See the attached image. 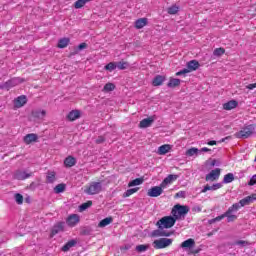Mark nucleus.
Masks as SVG:
<instances>
[{
	"label": "nucleus",
	"mask_w": 256,
	"mask_h": 256,
	"mask_svg": "<svg viewBox=\"0 0 256 256\" xmlns=\"http://www.w3.org/2000/svg\"><path fill=\"white\" fill-rule=\"evenodd\" d=\"M251 135H255V125L250 124L244 126L239 132L235 133L237 139H249Z\"/></svg>",
	"instance_id": "obj_1"
},
{
	"label": "nucleus",
	"mask_w": 256,
	"mask_h": 256,
	"mask_svg": "<svg viewBox=\"0 0 256 256\" xmlns=\"http://www.w3.org/2000/svg\"><path fill=\"white\" fill-rule=\"evenodd\" d=\"M189 213V206H183L181 204H176L171 211L172 217L177 221L181 217H185Z\"/></svg>",
	"instance_id": "obj_2"
},
{
	"label": "nucleus",
	"mask_w": 256,
	"mask_h": 256,
	"mask_svg": "<svg viewBox=\"0 0 256 256\" xmlns=\"http://www.w3.org/2000/svg\"><path fill=\"white\" fill-rule=\"evenodd\" d=\"M177 223V220L173 216H164L157 221L158 229H171Z\"/></svg>",
	"instance_id": "obj_3"
},
{
	"label": "nucleus",
	"mask_w": 256,
	"mask_h": 256,
	"mask_svg": "<svg viewBox=\"0 0 256 256\" xmlns=\"http://www.w3.org/2000/svg\"><path fill=\"white\" fill-rule=\"evenodd\" d=\"M101 191H103V184L101 182H91L84 190V193L86 195H99Z\"/></svg>",
	"instance_id": "obj_4"
},
{
	"label": "nucleus",
	"mask_w": 256,
	"mask_h": 256,
	"mask_svg": "<svg viewBox=\"0 0 256 256\" xmlns=\"http://www.w3.org/2000/svg\"><path fill=\"white\" fill-rule=\"evenodd\" d=\"M186 67L187 68H184L183 70L178 71L176 73V76L180 77V75H187V73L197 71L199 69V61L191 60L186 64Z\"/></svg>",
	"instance_id": "obj_5"
},
{
	"label": "nucleus",
	"mask_w": 256,
	"mask_h": 256,
	"mask_svg": "<svg viewBox=\"0 0 256 256\" xmlns=\"http://www.w3.org/2000/svg\"><path fill=\"white\" fill-rule=\"evenodd\" d=\"M173 245V239L171 238H160L153 241L152 246L155 249H167Z\"/></svg>",
	"instance_id": "obj_6"
},
{
	"label": "nucleus",
	"mask_w": 256,
	"mask_h": 256,
	"mask_svg": "<svg viewBox=\"0 0 256 256\" xmlns=\"http://www.w3.org/2000/svg\"><path fill=\"white\" fill-rule=\"evenodd\" d=\"M239 209H241V206L238 203H234L228 208V210L225 212V214L227 215L228 223H233V221H236L237 215L233 213H237Z\"/></svg>",
	"instance_id": "obj_7"
},
{
	"label": "nucleus",
	"mask_w": 256,
	"mask_h": 256,
	"mask_svg": "<svg viewBox=\"0 0 256 256\" xmlns=\"http://www.w3.org/2000/svg\"><path fill=\"white\" fill-rule=\"evenodd\" d=\"M180 247L185 251H188V255H195L199 253V250H193V247H195V240L193 238L187 239L182 242Z\"/></svg>",
	"instance_id": "obj_8"
},
{
	"label": "nucleus",
	"mask_w": 256,
	"mask_h": 256,
	"mask_svg": "<svg viewBox=\"0 0 256 256\" xmlns=\"http://www.w3.org/2000/svg\"><path fill=\"white\" fill-rule=\"evenodd\" d=\"M25 81L23 78H12L8 81H6L4 84L0 85V89H6V91H9V89H13V87H17V85H21Z\"/></svg>",
	"instance_id": "obj_9"
},
{
	"label": "nucleus",
	"mask_w": 256,
	"mask_h": 256,
	"mask_svg": "<svg viewBox=\"0 0 256 256\" xmlns=\"http://www.w3.org/2000/svg\"><path fill=\"white\" fill-rule=\"evenodd\" d=\"M79 221H81L79 214H71L66 219V225L68 227H76Z\"/></svg>",
	"instance_id": "obj_10"
},
{
	"label": "nucleus",
	"mask_w": 256,
	"mask_h": 256,
	"mask_svg": "<svg viewBox=\"0 0 256 256\" xmlns=\"http://www.w3.org/2000/svg\"><path fill=\"white\" fill-rule=\"evenodd\" d=\"M31 175H32L31 172H27L25 170H17L14 173V179H17L18 181H25V179H29Z\"/></svg>",
	"instance_id": "obj_11"
},
{
	"label": "nucleus",
	"mask_w": 256,
	"mask_h": 256,
	"mask_svg": "<svg viewBox=\"0 0 256 256\" xmlns=\"http://www.w3.org/2000/svg\"><path fill=\"white\" fill-rule=\"evenodd\" d=\"M177 179H179L178 175L170 174L161 182L160 186L163 187L164 189H167V187H169V185H171L173 181H177Z\"/></svg>",
	"instance_id": "obj_12"
},
{
	"label": "nucleus",
	"mask_w": 256,
	"mask_h": 256,
	"mask_svg": "<svg viewBox=\"0 0 256 256\" xmlns=\"http://www.w3.org/2000/svg\"><path fill=\"white\" fill-rule=\"evenodd\" d=\"M220 176H221V169L216 168L206 175L205 180L211 181V182L217 181V179H219Z\"/></svg>",
	"instance_id": "obj_13"
},
{
	"label": "nucleus",
	"mask_w": 256,
	"mask_h": 256,
	"mask_svg": "<svg viewBox=\"0 0 256 256\" xmlns=\"http://www.w3.org/2000/svg\"><path fill=\"white\" fill-rule=\"evenodd\" d=\"M163 187L160 186H154L150 188L147 192L148 197H159L163 195Z\"/></svg>",
	"instance_id": "obj_14"
},
{
	"label": "nucleus",
	"mask_w": 256,
	"mask_h": 256,
	"mask_svg": "<svg viewBox=\"0 0 256 256\" xmlns=\"http://www.w3.org/2000/svg\"><path fill=\"white\" fill-rule=\"evenodd\" d=\"M25 105H27V96L25 95L19 96L14 100L15 109H21Z\"/></svg>",
	"instance_id": "obj_15"
},
{
	"label": "nucleus",
	"mask_w": 256,
	"mask_h": 256,
	"mask_svg": "<svg viewBox=\"0 0 256 256\" xmlns=\"http://www.w3.org/2000/svg\"><path fill=\"white\" fill-rule=\"evenodd\" d=\"M253 201H256V193L240 200L238 204L241 208V207H245L246 205H250L251 203H253Z\"/></svg>",
	"instance_id": "obj_16"
},
{
	"label": "nucleus",
	"mask_w": 256,
	"mask_h": 256,
	"mask_svg": "<svg viewBox=\"0 0 256 256\" xmlns=\"http://www.w3.org/2000/svg\"><path fill=\"white\" fill-rule=\"evenodd\" d=\"M171 235H173V232L165 231L161 228L152 232V237H171Z\"/></svg>",
	"instance_id": "obj_17"
},
{
	"label": "nucleus",
	"mask_w": 256,
	"mask_h": 256,
	"mask_svg": "<svg viewBox=\"0 0 256 256\" xmlns=\"http://www.w3.org/2000/svg\"><path fill=\"white\" fill-rule=\"evenodd\" d=\"M153 121H155V117H153V116L144 118L139 123L140 129H147V127H151V125L153 124Z\"/></svg>",
	"instance_id": "obj_18"
},
{
	"label": "nucleus",
	"mask_w": 256,
	"mask_h": 256,
	"mask_svg": "<svg viewBox=\"0 0 256 256\" xmlns=\"http://www.w3.org/2000/svg\"><path fill=\"white\" fill-rule=\"evenodd\" d=\"M37 139H39V136L35 133H31L24 136L23 141L26 145H31V143H37Z\"/></svg>",
	"instance_id": "obj_19"
},
{
	"label": "nucleus",
	"mask_w": 256,
	"mask_h": 256,
	"mask_svg": "<svg viewBox=\"0 0 256 256\" xmlns=\"http://www.w3.org/2000/svg\"><path fill=\"white\" fill-rule=\"evenodd\" d=\"M221 187H223L222 183H216L213 184L212 186L210 185H206L204 186V188L201 190V193H207V191H217V189H221Z\"/></svg>",
	"instance_id": "obj_20"
},
{
	"label": "nucleus",
	"mask_w": 256,
	"mask_h": 256,
	"mask_svg": "<svg viewBox=\"0 0 256 256\" xmlns=\"http://www.w3.org/2000/svg\"><path fill=\"white\" fill-rule=\"evenodd\" d=\"M77 165V159L73 156H68L64 159V167L71 168Z\"/></svg>",
	"instance_id": "obj_21"
},
{
	"label": "nucleus",
	"mask_w": 256,
	"mask_h": 256,
	"mask_svg": "<svg viewBox=\"0 0 256 256\" xmlns=\"http://www.w3.org/2000/svg\"><path fill=\"white\" fill-rule=\"evenodd\" d=\"M65 230V222H58L52 228V235H57V233H61V231Z\"/></svg>",
	"instance_id": "obj_22"
},
{
	"label": "nucleus",
	"mask_w": 256,
	"mask_h": 256,
	"mask_svg": "<svg viewBox=\"0 0 256 256\" xmlns=\"http://www.w3.org/2000/svg\"><path fill=\"white\" fill-rule=\"evenodd\" d=\"M239 105V103L236 100H230L223 104V109L225 111H231V109H235Z\"/></svg>",
	"instance_id": "obj_23"
},
{
	"label": "nucleus",
	"mask_w": 256,
	"mask_h": 256,
	"mask_svg": "<svg viewBox=\"0 0 256 256\" xmlns=\"http://www.w3.org/2000/svg\"><path fill=\"white\" fill-rule=\"evenodd\" d=\"M81 117V112L79 110H72L69 112L67 119L69 121H75Z\"/></svg>",
	"instance_id": "obj_24"
},
{
	"label": "nucleus",
	"mask_w": 256,
	"mask_h": 256,
	"mask_svg": "<svg viewBox=\"0 0 256 256\" xmlns=\"http://www.w3.org/2000/svg\"><path fill=\"white\" fill-rule=\"evenodd\" d=\"M171 151V145L164 144L158 148L157 154L158 155H167Z\"/></svg>",
	"instance_id": "obj_25"
},
{
	"label": "nucleus",
	"mask_w": 256,
	"mask_h": 256,
	"mask_svg": "<svg viewBox=\"0 0 256 256\" xmlns=\"http://www.w3.org/2000/svg\"><path fill=\"white\" fill-rule=\"evenodd\" d=\"M165 82V76L162 75H157L153 81H152V85L154 87H159L161 85H163V83Z\"/></svg>",
	"instance_id": "obj_26"
},
{
	"label": "nucleus",
	"mask_w": 256,
	"mask_h": 256,
	"mask_svg": "<svg viewBox=\"0 0 256 256\" xmlns=\"http://www.w3.org/2000/svg\"><path fill=\"white\" fill-rule=\"evenodd\" d=\"M47 112L45 110H34L32 111V117L35 119H45Z\"/></svg>",
	"instance_id": "obj_27"
},
{
	"label": "nucleus",
	"mask_w": 256,
	"mask_h": 256,
	"mask_svg": "<svg viewBox=\"0 0 256 256\" xmlns=\"http://www.w3.org/2000/svg\"><path fill=\"white\" fill-rule=\"evenodd\" d=\"M77 245V240L73 239L68 241L63 247H62V251L64 253H67V251H69V249H71L72 247H75Z\"/></svg>",
	"instance_id": "obj_28"
},
{
	"label": "nucleus",
	"mask_w": 256,
	"mask_h": 256,
	"mask_svg": "<svg viewBox=\"0 0 256 256\" xmlns=\"http://www.w3.org/2000/svg\"><path fill=\"white\" fill-rule=\"evenodd\" d=\"M185 155L186 157H197L199 155V149L195 147L189 148Z\"/></svg>",
	"instance_id": "obj_29"
},
{
	"label": "nucleus",
	"mask_w": 256,
	"mask_h": 256,
	"mask_svg": "<svg viewBox=\"0 0 256 256\" xmlns=\"http://www.w3.org/2000/svg\"><path fill=\"white\" fill-rule=\"evenodd\" d=\"M147 25V18H140L135 21V28L136 29H143Z\"/></svg>",
	"instance_id": "obj_30"
},
{
	"label": "nucleus",
	"mask_w": 256,
	"mask_h": 256,
	"mask_svg": "<svg viewBox=\"0 0 256 256\" xmlns=\"http://www.w3.org/2000/svg\"><path fill=\"white\" fill-rule=\"evenodd\" d=\"M70 39L69 38H61L59 41H58V45L57 47L59 49H65V47H67L70 43Z\"/></svg>",
	"instance_id": "obj_31"
},
{
	"label": "nucleus",
	"mask_w": 256,
	"mask_h": 256,
	"mask_svg": "<svg viewBox=\"0 0 256 256\" xmlns=\"http://www.w3.org/2000/svg\"><path fill=\"white\" fill-rule=\"evenodd\" d=\"M180 85H181V80L177 78H170L168 82V87H170L171 89L175 87H179Z\"/></svg>",
	"instance_id": "obj_32"
},
{
	"label": "nucleus",
	"mask_w": 256,
	"mask_h": 256,
	"mask_svg": "<svg viewBox=\"0 0 256 256\" xmlns=\"http://www.w3.org/2000/svg\"><path fill=\"white\" fill-rule=\"evenodd\" d=\"M235 181V175L233 173H228L224 176L222 183L229 184Z\"/></svg>",
	"instance_id": "obj_33"
},
{
	"label": "nucleus",
	"mask_w": 256,
	"mask_h": 256,
	"mask_svg": "<svg viewBox=\"0 0 256 256\" xmlns=\"http://www.w3.org/2000/svg\"><path fill=\"white\" fill-rule=\"evenodd\" d=\"M111 223H113V218L107 217L99 222L98 227L100 228L107 227V225H111Z\"/></svg>",
	"instance_id": "obj_34"
},
{
	"label": "nucleus",
	"mask_w": 256,
	"mask_h": 256,
	"mask_svg": "<svg viewBox=\"0 0 256 256\" xmlns=\"http://www.w3.org/2000/svg\"><path fill=\"white\" fill-rule=\"evenodd\" d=\"M56 173L55 171H48L46 175L47 183H55Z\"/></svg>",
	"instance_id": "obj_35"
},
{
	"label": "nucleus",
	"mask_w": 256,
	"mask_h": 256,
	"mask_svg": "<svg viewBox=\"0 0 256 256\" xmlns=\"http://www.w3.org/2000/svg\"><path fill=\"white\" fill-rule=\"evenodd\" d=\"M143 185V178H136L128 183V187H137Z\"/></svg>",
	"instance_id": "obj_36"
},
{
	"label": "nucleus",
	"mask_w": 256,
	"mask_h": 256,
	"mask_svg": "<svg viewBox=\"0 0 256 256\" xmlns=\"http://www.w3.org/2000/svg\"><path fill=\"white\" fill-rule=\"evenodd\" d=\"M104 93H109L111 91H115V84L109 82L104 85V88L102 90Z\"/></svg>",
	"instance_id": "obj_37"
},
{
	"label": "nucleus",
	"mask_w": 256,
	"mask_h": 256,
	"mask_svg": "<svg viewBox=\"0 0 256 256\" xmlns=\"http://www.w3.org/2000/svg\"><path fill=\"white\" fill-rule=\"evenodd\" d=\"M104 69H105L106 71H109L110 73L113 72V71H115V69H117V62H110V63H108V64L104 67Z\"/></svg>",
	"instance_id": "obj_38"
},
{
	"label": "nucleus",
	"mask_w": 256,
	"mask_h": 256,
	"mask_svg": "<svg viewBox=\"0 0 256 256\" xmlns=\"http://www.w3.org/2000/svg\"><path fill=\"white\" fill-rule=\"evenodd\" d=\"M149 249V244H141L136 246V251L138 253H145Z\"/></svg>",
	"instance_id": "obj_39"
},
{
	"label": "nucleus",
	"mask_w": 256,
	"mask_h": 256,
	"mask_svg": "<svg viewBox=\"0 0 256 256\" xmlns=\"http://www.w3.org/2000/svg\"><path fill=\"white\" fill-rule=\"evenodd\" d=\"M137 191H139V188L128 189L126 192H124L123 197L124 198L131 197V195L137 193Z\"/></svg>",
	"instance_id": "obj_40"
},
{
	"label": "nucleus",
	"mask_w": 256,
	"mask_h": 256,
	"mask_svg": "<svg viewBox=\"0 0 256 256\" xmlns=\"http://www.w3.org/2000/svg\"><path fill=\"white\" fill-rule=\"evenodd\" d=\"M127 67H129V63L128 62H117L116 63V68L120 69V71H123L125 69H127Z\"/></svg>",
	"instance_id": "obj_41"
},
{
	"label": "nucleus",
	"mask_w": 256,
	"mask_h": 256,
	"mask_svg": "<svg viewBox=\"0 0 256 256\" xmlns=\"http://www.w3.org/2000/svg\"><path fill=\"white\" fill-rule=\"evenodd\" d=\"M87 5V0H77L74 4L75 9H81V7H85Z\"/></svg>",
	"instance_id": "obj_42"
},
{
	"label": "nucleus",
	"mask_w": 256,
	"mask_h": 256,
	"mask_svg": "<svg viewBox=\"0 0 256 256\" xmlns=\"http://www.w3.org/2000/svg\"><path fill=\"white\" fill-rule=\"evenodd\" d=\"M168 13L169 15H177V13H179V8L177 5H173L171 7L168 8Z\"/></svg>",
	"instance_id": "obj_43"
},
{
	"label": "nucleus",
	"mask_w": 256,
	"mask_h": 256,
	"mask_svg": "<svg viewBox=\"0 0 256 256\" xmlns=\"http://www.w3.org/2000/svg\"><path fill=\"white\" fill-rule=\"evenodd\" d=\"M63 191H65V184H58L55 186L54 188V193H63Z\"/></svg>",
	"instance_id": "obj_44"
},
{
	"label": "nucleus",
	"mask_w": 256,
	"mask_h": 256,
	"mask_svg": "<svg viewBox=\"0 0 256 256\" xmlns=\"http://www.w3.org/2000/svg\"><path fill=\"white\" fill-rule=\"evenodd\" d=\"M215 57H221V55H225V50L223 48H216L213 52Z\"/></svg>",
	"instance_id": "obj_45"
},
{
	"label": "nucleus",
	"mask_w": 256,
	"mask_h": 256,
	"mask_svg": "<svg viewBox=\"0 0 256 256\" xmlns=\"http://www.w3.org/2000/svg\"><path fill=\"white\" fill-rule=\"evenodd\" d=\"M225 217L227 219V214L226 213H224V214H222V215H220V216L210 220V223H217V221H222V219H225Z\"/></svg>",
	"instance_id": "obj_46"
},
{
	"label": "nucleus",
	"mask_w": 256,
	"mask_h": 256,
	"mask_svg": "<svg viewBox=\"0 0 256 256\" xmlns=\"http://www.w3.org/2000/svg\"><path fill=\"white\" fill-rule=\"evenodd\" d=\"M15 201L18 205H23V195L15 194Z\"/></svg>",
	"instance_id": "obj_47"
},
{
	"label": "nucleus",
	"mask_w": 256,
	"mask_h": 256,
	"mask_svg": "<svg viewBox=\"0 0 256 256\" xmlns=\"http://www.w3.org/2000/svg\"><path fill=\"white\" fill-rule=\"evenodd\" d=\"M93 205V203L91 201H88L86 203H83L81 206H80V211H85L86 209H89V207Z\"/></svg>",
	"instance_id": "obj_48"
},
{
	"label": "nucleus",
	"mask_w": 256,
	"mask_h": 256,
	"mask_svg": "<svg viewBox=\"0 0 256 256\" xmlns=\"http://www.w3.org/2000/svg\"><path fill=\"white\" fill-rule=\"evenodd\" d=\"M186 196H187V194L185 193V191H179L175 195V197H177L178 199H185Z\"/></svg>",
	"instance_id": "obj_49"
},
{
	"label": "nucleus",
	"mask_w": 256,
	"mask_h": 256,
	"mask_svg": "<svg viewBox=\"0 0 256 256\" xmlns=\"http://www.w3.org/2000/svg\"><path fill=\"white\" fill-rule=\"evenodd\" d=\"M235 245H241V247H247V245H249V242L244 240H239L235 242Z\"/></svg>",
	"instance_id": "obj_50"
},
{
	"label": "nucleus",
	"mask_w": 256,
	"mask_h": 256,
	"mask_svg": "<svg viewBox=\"0 0 256 256\" xmlns=\"http://www.w3.org/2000/svg\"><path fill=\"white\" fill-rule=\"evenodd\" d=\"M256 184V174H254L251 178H250V181L248 182V185L250 187H253V185Z\"/></svg>",
	"instance_id": "obj_51"
},
{
	"label": "nucleus",
	"mask_w": 256,
	"mask_h": 256,
	"mask_svg": "<svg viewBox=\"0 0 256 256\" xmlns=\"http://www.w3.org/2000/svg\"><path fill=\"white\" fill-rule=\"evenodd\" d=\"M83 49H87V43H81L78 46L79 51H83Z\"/></svg>",
	"instance_id": "obj_52"
},
{
	"label": "nucleus",
	"mask_w": 256,
	"mask_h": 256,
	"mask_svg": "<svg viewBox=\"0 0 256 256\" xmlns=\"http://www.w3.org/2000/svg\"><path fill=\"white\" fill-rule=\"evenodd\" d=\"M209 151H211V149L203 147L202 149L199 150V153H209Z\"/></svg>",
	"instance_id": "obj_53"
},
{
	"label": "nucleus",
	"mask_w": 256,
	"mask_h": 256,
	"mask_svg": "<svg viewBox=\"0 0 256 256\" xmlns=\"http://www.w3.org/2000/svg\"><path fill=\"white\" fill-rule=\"evenodd\" d=\"M246 88L249 89L250 91H252V89H256V83L249 84L246 86Z\"/></svg>",
	"instance_id": "obj_54"
},
{
	"label": "nucleus",
	"mask_w": 256,
	"mask_h": 256,
	"mask_svg": "<svg viewBox=\"0 0 256 256\" xmlns=\"http://www.w3.org/2000/svg\"><path fill=\"white\" fill-rule=\"evenodd\" d=\"M207 145H210V146L217 145V141L215 140L208 141Z\"/></svg>",
	"instance_id": "obj_55"
},
{
	"label": "nucleus",
	"mask_w": 256,
	"mask_h": 256,
	"mask_svg": "<svg viewBox=\"0 0 256 256\" xmlns=\"http://www.w3.org/2000/svg\"><path fill=\"white\" fill-rule=\"evenodd\" d=\"M227 138H223L221 141H220V143H225V140H226Z\"/></svg>",
	"instance_id": "obj_56"
},
{
	"label": "nucleus",
	"mask_w": 256,
	"mask_h": 256,
	"mask_svg": "<svg viewBox=\"0 0 256 256\" xmlns=\"http://www.w3.org/2000/svg\"><path fill=\"white\" fill-rule=\"evenodd\" d=\"M103 140H97V143H101Z\"/></svg>",
	"instance_id": "obj_57"
},
{
	"label": "nucleus",
	"mask_w": 256,
	"mask_h": 256,
	"mask_svg": "<svg viewBox=\"0 0 256 256\" xmlns=\"http://www.w3.org/2000/svg\"><path fill=\"white\" fill-rule=\"evenodd\" d=\"M89 1H92V0H86V3H89Z\"/></svg>",
	"instance_id": "obj_58"
},
{
	"label": "nucleus",
	"mask_w": 256,
	"mask_h": 256,
	"mask_svg": "<svg viewBox=\"0 0 256 256\" xmlns=\"http://www.w3.org/2000/svg\"><path fill=\"white\" fill-rule=\"evenodd\" d=\"M197 211H201V208H197Z\"/></svg>",
	"instance_id": "obj_59"
},
{
	"label": "nucleus",
	"mask_w": 256,
	"mask_h": 256,
	"mask_svg": "<svg viewBox=\"0 0 256 256\" xmlns=\"http://www.w3.org/2000/svg\"><path fill=\"white\" fill-rule=\"evenodd\" d=\"M197 211H201V208H197Z\"/></svg>",
	"instance_id": "obj_60"
}]
</instances>
